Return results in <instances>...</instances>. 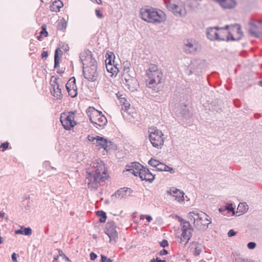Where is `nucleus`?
I'll list each match as a JSON object with an SVG mask.
<instances>
[{
  "label": "nucleus",
  "instance_id": "obj_1",
  "mask_svg": "<svg viewBox=\"0 0 262 262\" xmlns=\"http://www.w3.org/2000/svg\"><path fill=\"white\" fill-rule=\"evenodd\" d=\"M102 161H95L91 164V169L87 171L85 182L88 188L96 190L100 185V183L107 179L108 175Z\"/></svg>",
  "mask_w": 262,
  "mask_h": 262
},
{
  "label": "nucleus",
  "instance_id": "obj_2",
  "mask_svg": "<svg viewBox=\"0 0 262 262\" xmlns=\"http://www.w3.org/2000/svg\"><path fill=\"white\" fill-rule=\"evenodd\" d=\"M140 14L144 20L151 23H161L166 20L165 13L153 8H142Z\"/></svg>",
  "mask_w": 262,
  "mask_h": 262
},
{
  "label": "nucleus",
  "instance_id": "obj_3",
  "mask_svg": "<svg viewBox=\"0 0 262 262\" xmlns=\"http://www.w3.org/2000/svg\"><path fill=\"white\" fill-rule=\"evenodd\" d=\"M163 74L161 69L155 64L151 63L146 71V83L149 87L155 86L161 83Z\"/></svg>",
  "mask_w": 262,
  "mask_h": 262
},
{
  "label": "nucleus",
  "instance_id": "obj_4",
  "mask_svg": "<svg viewBox=\"0 0 262 262\" xmlns=\"http://www.w3.org/2000/svg\"><path fill=\"white\" fill-rule=\"evenodd\" d=\"M187 217L190 221L193 222L196 228L200 229H206L211 223L208 215L203 212L200 213L190 212L188 214Z\"/></svg>",
  "mask_w": 262,
  "mask_h": 262
},
{
  "label": "nucleus",
  "instance_id": "obj_5",
  "mask_svg": "<svg viewBox=\"0 0 262 262\" xmlns=\"http://www.w3.org/2000/svg\"><path fill=\"white\" fill-rule=\"evenodd\" d=\"M132 174L135 177H139L142 181L151 182L155 179V176L148 169L138 162H132Z\"/></svg>",
  "mask_w": 262,
  "mask_h": 262
},
{
  "label": "nucleus",
  "instance_id": "obj_6",
  "mask_svg": "<svg viewBox=\"0 0 262 262\" xmlns=\"http://www.w3.org/2000/svg\"><path fill=\"white\" fill-rule=\"evenodd\" d=\"M89 119L94 125L98 128V126L103 127L106 124L107 121L106 117L102 114L101 112H99L94 108L90 107L86 111Z\"/></svg>",
  "mask_w": 262,
  "mask_h": 262
},
{
  "label": "nucleus",
  "instance_id": "obj_7",
  "mask_svg": "<svg viewBox=\"0 0 262 262\" xmlns=\"http://www.w3.org/2000/svg\"><path fill=\"white\" fill-rule=\"evenodd\" d=\"M148 132L149 140L152 146L157 148H161L165 141L162 132L156 127L149 128Z\"/></svg>",
  "mask_w": 262,
  "mask_h": 262
},
{
  "label": "nucleus",
  "instance_id": "obj_8",
  "mask_svg": "<svg viewBox=\"0 0 262 262\" xmlns=\"http://www.w3.org/2000/svg\"><path fill=\"white\" fill-rule=\"evenodd\" d=\"M165 3L168 9L175 15L182 16L186 14L184 3L181 0H165Z\"/></svg>",
  "mask_w": 262,
  "mask_h": 262
},
{
  "label": "nucleus",
  "instance_id": "obj_9",
  "mask_svg": "<svg viewBox=\"0 0 262 262\" xmlns=\"http://www.w3.org/2000/svg\"><path fill=\"white\" fill-rule=\"evenodd\" d=\"M75 113L69 112L63 113L60 115V120L63 128L68 130H71L77 123L74 120Z\"/></svg>",
  "mask_w": 262,
  "mask_h": 262
},
{
  "label": "nucleus",
  "instance_id": "obj_10",
  "mask_svg": "<svg viewBox=\"0 0 262 262\" xmlns=\"http://www.w3.org/2000/svg\"><path fill=\"white\" fill-rule=\"evenodd\" d=\"M83 74L85 79L90 81L97 80L98 77L97 63L83 67Z\"/></svg>",
  "mask_w": 262,
  "mask_h": 262
},
{
  "label": "nucleus",
  "instance_id": "obj_11",
  "mask_svg": "<svg viewBox=\"0 0 262 262\" xmlns=\"http://www.w3.org/2000/svg\"><path fill=\"white\" fill-rule=\"evenodd\" d=\"M227 27L229 40H238L242 37L243 32L239 25L236 24Z\"/></svg>",
  "mask_w": 262,
  "mask_h": 262
},
{
  "label": "nucleus",
  "instance_id": "obj_12",
  "mask_svg": "<svg viewBox=\"0 0 262 262\" xmlns=\"http://www.w3.org/2000/svg\"><path fill=\"white\" fill-rule=\"evenodd\" d=\"M182 231V232L180 237L179 243L186 245L188 243L191 236L192 229L190 227L188 223L185 222L183 224Z\"/></svg>",
  "mask_w": 262,
  "mask_h": 262
},
{
  "label": "nucleus",
  "instance_id": "obj_13",
  "mask_svg": "<svg viewBox=\"0 0 262 262\" xmlns=\"http://www.w3.org/2000/svg\"><path fill=\"white\" fill-rule=\"evenodd\" d=\"M80 59L83 67H86L97 63L96 60L93 57L92 53L89 50H84L80 54Z\"/></svg>",
  "mask_w": 262,
  "mask_h": 262
},
{
  "label": "nucleus",
  "instance_id": "obj_14",
  "mask_svg": "<svg viewBox=\"0 0 262 262\" xmlns=\"http://www.w3.org/2000/svg\"><path fill=\"white\" fill-rule=\"evenodd\" d=\"M120 103L122 106V115L123 118L128 121H130V112L128 111L130 109V103L127 101L125 97H122V95L118 97Z\"/></svg>",
  "mask_w": 262,
  "mask_h": 262
},
{
  "label": "nucleus",
  "instance_id": "obj_15",
  "mask_svg": "<svg viewBox=\"0 0 262 262\" xmlns=\"http://www.w3.org/2000/svg\"><path fill=\"white\" fill-rule=\"evenodd\" d=\"M249 32L256 37L262 36V22L253 20L249 23Z\"/></svg>",
  "mask_w": 262,
  "mask_h": 262
},
{
  "label": "nucleus",
  "instance_id": "obj_16",
  "mask_svg": "<svg viewBox=\"0 0 262 262\" xmlns=\"http://www.w3.org/2000/svg\"><path fill=\"white\" fill-rule=\"evenodd\" d=\"M98 138L96 142H95V144L96 146H100L106 151L116 148L115 145L111 141L100 136L98 137Z\"/></svg>",
  "mask_w": 262,
  "mask_h": 262
},
{
  "label": "nucleus",
  "instance_id": "obj_17",
  "mask_svg": "<svg viewBox=\"0 0 262 262\" xmlns=\"http://www.w3.org/2000/svg\"><path fill=\"white\" fill-rule=\"evenodd\" d=\"M116 228V225L113 221L108 222L106 224L105 232L110 237V241H116L118 237V233Z\"/></svg>",
  "mask_w": 262,
  "mask_h": 262
},
{
  "label": "nucleus",
  "instance_id": "obj_18",
  "mask_svg": "<svg viewBox=\"0 0 262 262\" xmlns=\"http://www.w3.org/2000/svg\"><path fill=\"white\" fill-rule=\"evenodd\" d=\"M66 89L69 95L72 98H74L77 95V88L76 85L75 77H71L66 85Z\"/></svg>",
  "mask_w": 262,
  "mask_h": 262
},
{
  "label": "nucleus",
  "instance_id": "obj_19",
  "mask_svg": "<svg viewBox=\"0 0 262 262\" xmlns=\"http://www.w3.org/2000/svg\"><path fill=\"white\" fill-rule=\"evenodd\" d=\"M121 80L122 83L126 88L130 90L131 84V75L130 68L129 67L124 66Z\"/></svg>",
  "mask_w": 262,
  "mask_h": 262
},
{
  "label": "nucleus",
  "instance_id": "obj_20",
  "mask_svg": "<svg viewBox=\"0 0 262 262\" xmlns=\"http://www.w3.org/2000/svg\"><path fill=\"white\" fill-rule=\"evenodd\" d=\"M167 193L172 196L174 199L178 202H182L184 200V193L183 191H181L179 189L176 188H171L168 191Z\"/></svg>",
  "mask_w": 262,
  "mask_h": 262
},
{
  "label": "nucleus",
  "instance_id": "obj_21",
  "mask_svg": "<svg viewBox=\"0 0 262 262\" xmlns=\"http://www.w3.org/2000/svg\"><path fill=\"white\" fill-rule=\"evenodd\" d=\"M59 78H55V84H52L53 86L51 90V94L57 99H61L62 98V94L61 93V89L60 88L59 85L57 82Z\"/></svg>",
  "mask_w": 262,
  "mask_h": 262
},
{
  "label": "nucleus",
  "instance_id": "obj_22",
  "mask_svg": "<svg viewBox=\"0 0 262 262\" xmlns=\"http://www.w3.org/2000/svg\"><path fill=\"white\" fill-rule=\"evenodd\" d=\"M228 27L225 28H217V40L228 41L229 39Z\"/></svg>",
  "mask_w": 262,
  "mask_h": 262
},
{
  "label": "nucleus",
  "instance_id": "obj_23",
  "mask_svg": "<svg viewBox=\"0 0 262 262\" xmlns=\"http://www.w3.org/2000/svg\"><path fill=\"white\" fill-rule=\"evenodd\" d=\"M130 193V188L128 187H123L116 191L113 195H115L117 198H124L126 196H129Z\"/></svg>",
  "mask_w": 262,
  "mask_h": 262
},
{
  "label": "nucleus",
  "instance_id": "obj_24",
  "mask_svg": "<svg viewBox=\"0 0 262 262\" xmlns=\"http://www.w3.org/2000/svg\"><path fill=\"white\" fill-rule=\"evenodd\" d=\"M207 37L211 40H217V28H210L207 29Z\"/></svg>",
  "mask_w": 262,
  "mask_h": 262
},
{
  "label": "nucleus",
  "instance_id": "obj_25",
  "mask_svg": "<svg viewBox=\"0 0 262 262\" xmlns=\"http://www.w3.org/2000/svg\"><path fill=\"white\" fill-rule=\"evenodd\" d=\"M63 6L62 3L60 0L55 1L50 6V10L52 11L58 12Z\"/></svg>",
  "mask_w": 262,
  "mask_h": 262
},
{
  "label": "nucleus",
  "instance_id": "obj_26",
  "mask_svg": "<svg viewBox=\"0 0 262 262\" xmlns=\"http://www.w3.org/2000/svg\"><path fill=\"white\" fill-rule=\"evenodd\" d=\"M156 168L158 170H160V171H169L170 173L174 172V170L171 167H170L168 166H167L165 164H164L160 162L159 163V164Z\"/></svg>",
  "mask_w": 262,
  "mask_h": 262
},
{
  "label": "nucleus",
  "instance_id": "obj_27",
  "mask_svg": "<svg viewBox=\"0 0 262 262\" xmlns=\"http://www.w3.org/2000/svg\"><path fill=\"white\" fill-rule=\"evenodd\" d=\"M237 211L240 213H244L248 210V206L246 203H241L238 205Z\"/></svg>",
  "mask_w": 262,
  "mask_h": 262
},
{
  "label": "nucleus",
  "instance_id": "obj_28",
  "mask_svg": "<svg viewBox=\"0 0 262 262\" xmlns=\"http://www.w3.org/2000/svg\"><path fill=\"white\" fill-rule=\"evenodd\" d=\"M96 215L100 217L99 221L101 223H104L106 221V213L103 211H97L96 212Z\"/></svg>",
  "mask_w": 262,
  "mask_h": 262
},
{
  "label": "nucleus",
  "instance_id": "obj_29",
  "mask_svg": "<svg viewBox=\"0 0 262 262\" xmlns=\"http://www.w3.org/2000/svg\"><path fill=\"white\" fill-rule=\"evenodd\" d=\"M58 52H61V50L59 48H57L55 52L54 55V68H57L59 66V62L58 59Z\"/></svg>",
  "mask_w": 262,
  "mask_h": 262
},
{
  "label": "nucleus",
  "instance_id": "obj_30",
  "mask_svg": "<svg viewBox=\"0 0 262 262\" xmlns=\"http://www.w3.org/2000/svg\"><path fill=\"white\" fill-rule=\"evenodd\" d=\"M108 57H106V59L105 60V65L107 64H113L114 63V58L115 56L113 53H111V54H107Z\"/></svg>",
  "mask_w": 262,
  "mask_h": 262
},
{
  "label": "nucleus",
  "instance_id": "obj_31",
  "mask_svg": "<svg viewBox=\"0 0 262 262\" xmlns=\"http://www.w3.org/2000/svg\"><path fill=\"white\" fill-rule=\"evenodd\" d=\"M32 231L31 228L30 227H24L23 229V235L26 236H30L32 234Z\"/></svg>",
  "mask_w": 262,
  "mask_h": 262
},
{
  "label": "nucleus",
  "instance_id": "obj_32",
  "mask_svg": "<svg viewBox=\"0 0 262 262\" xmlns=\"http://www.w3.org/2000/svg\"><path fill=\"white\" fill-rule=\"evenodd\" d=\"M160 163V161L156 160V159H151L149 161H148V164L154 167H155V168H157V167L158 166L159 163Z\"/></svg>",
  "mask_w": 262,
  "mask_h": 262
},
{
  "label": "nucleus",
  "instance_id": "obj_33",
  "mask_svg": "<svg viewBox=\"0 0 262 262\" xmlns=\"http://www.w3.org/2000/svg\"><path fill=\"white\" fill-rule=\"evenodd\" d=\"M67 27V22L65 21L64 19L62 20L59 24V27L60 30H63L66 28Z\"/></svg>",
  "mask_w": 262,
  "mask_h": 262
},
{
  "label": "nucleus",
  "instance_id": "obj_34",
  "mask_svg": "<svg viewBox=\"0 0 262 262\" xmlns=\"http://www.w3.org/2000/svg\"><path fill=\"white\" fill-rule=\"evenodd\" d=\"M99 137L98 136H96V137L91 136L90 135L88 136V138L90 142L93 143V144H95V142H96V140Z\"/></svg>",
  "mask_w": 262,
  "mask_h": 262
},
{
  "label": "nucleus",
  "instance_id": "obj_35",
  "mask_svg": "<svg viewBox=\"0 0 262 262\" xmlns=\"http://www.w3.org/2000/svg\"><path fill=\"white\" fill-rule=\"evenodd\" d=\"M118 71V69L116 67L114 66L111 69H109V71H108L109 73H112L113 75L114 74H117Z\"/></svg>",
  "mask_w": 262,
  "mask_h": 262
},
{
  "label": "nucleus",
  "instance_id": "obj_36",
  "mask_svg": "<svg viewBox=\"0 0 262 262\" xmlns=\"http://www.w3.org/2000/svg\"><path fill=\"white\" fill-rule=\"evenodd\" d=\"M101 262H112V260L110 258H107L106 256L101 255Z\"/></svg>",
  "mask_w": 262,
  "mask_h": 262
},
{
  "label": "nucleus",
  "instance_id": "obj_37",
  "mask_svg": "<svg viewBox=\"0 0 262 262\" xmlns=\"http://www.w3.org/2000/svg\"><path fill=\"white\" fill-rule=\"evenodd\" d=\"M41 28L42 29V31L40 32V35H44L45 36H47L48 33L46 30V27L45 26H42Z\"/></svg>",
  "mask_w": 262,
  "mask_h": 262
},
{
  "label": "nucleus",
  "instance_id": "obj_38",
  "mask_svg": "<svg viewBox=\"0 0 262 262\" xmlns=\"http://www.w3.org/2000/svg\"><path fill=\"white\" fill-rule=\"evenodd\" d=\"M95 12H96V15L97 17H98L99 18H102L103 17V15L101 12V11L100 10L96 9L95 11Z\"/></svg>",
  "mask_w": 262,
  "mask_h": 262
},
{
  "label": "nucleus",
  "instance_id": "obj_39",
  "mask_svg": "<svg viewBox=\"0 0 262 262\" xmlns=\"http://www.w3.org/2000/svg\"><path fill=\"white\" fill-rule=\"evenodd\" d=\"M247 246L249 249H253L256 247V244L254 242H250L248 244Z\"/></svg>",
  "mask_w": 262,
  "mask_h": 262
},
{
  "label": "nucleus",
  "instance_id": "obj_40",
  "mask_svg": "<svg viewBox=\"0 0 262 262\" xmlns=\"http://www.w3.org/2000/svg\"><path fill=\"white\" fill-rule=\"evenodd\" d=\"M8 142H5V143H2L1 145V147L2 148V151H5L6 150L8 147Z\"/></svg>",
  "mask_w": 262,
  "mask_h": 262
},
{
  "label": "nucleus",
  "instance_id": "obj_41",
  "mask_svg": "<svg viewBox=\"0 0 262 262\" xmlns=\"http://www.w3.org/2000/svg\"><path fill=\"white\" fill-rule=\"evenodd\" d=\"M23 229H24V226H21L20 229L15 230V233L16 234L23 235Z\"/></svg>",
  "mask_w": 262,
  "mask_h": 262
},
{
  "label": "nucleus",
  "instance_id": "obj_42",
  "mask_svg": "<svg viewBox=\"0 0 262 262\" xmlns=\"http://www.w3.org/2000/svg\"><path fill=\"white\" fill-rule=\"evenodd\" d=\"M236 232H235L233 229H230L228 232V236L231 237L236 235Z\"/></svg>",
  "mask_w": 262,
  "mask_h": 262
},
{
  "label": "nucleus",
  "instance_id": "obj_43",
  "mask_svg": "<svg viewBox=\"0 0 262 262\" xmlns=\"http://www.w3.org/2000/svg\"><path fill=\"white\" fill-rule=\"evenodd\" d=\"M160 245L162 247H165L168 246V243L167 240L164 239L162 242L160 243Z\"/></svg>",
  "mask_w": 262,
  "mask_h": 262
},
{
  "label": "nucleus",
  "instance_id": "obj_44",
  "mask_svg": "<svg viewBox=\"0 0 262 262\" xmlns=\"http://www.w3.org/2000/svg\"><path fill=\"white\" fill-rule=\"evenodd\" d=\"M97 257V255L95 253H94L93 252L91 253L90 258L91 260H94L96 259Z\"/></svg>",
  "mask_w": 262,
  "mask_h": 262
},
{
  "label": "nucleus",
  "instance_id": "obj_45",
  "mask_svg": "<svg viewBox=\"0 0 262 262\" xmlns=\"http://www.w3.org/2000/svg\"><path fill=\"white\" fill-rule=\"evenodd\" d=\"M12 260L14 262H17V254L15 253H13L11 256Z\"/></svg>",
  "mask_w": 262,
  "mask_h": 262
},
{
  "label": "nucleus",
  "instance_id": "obj_46",
  "mask_svg": "<svg viewBox=\"0 0 262 262\" xmlns=\"http://www.w3.org/2000/svg\"><path fill=\"white\" fill-rule=\"evenodd\" d=\"M48 56V53L47 51H43L41 53L42 58H46Z\"/></svg>",
  "mask_w": 262,
  "mask_h": 262
},
{
  "label": "nucleus",
  "instance_id": "obj_47",
  "mask_svg": "<svg viewBox=\"0 0 262 262\" xmlns=\"http://www.w3.org/2000/svg\"><path fill=\"white\" fill-rule=\"evenodd\" d=\"M226 209L229 211H233V208L232 207V204L228 205Z\"/></svg>",
  "mask_w": 262,
  "mask_h": 262
},
{
  "label": "nucleus",
  "instance_id": "obj_48",
  "mask_svg": "<svg viewBox=\"0 0 262 262\" xmlns=\"http://www.w3.org/2000/svg\"><path fill=\"white\" fill-rule=\"evenodd\" d=\"M145 218L147 220V222H150L152 219L151 216L149 215H146Z\"/></svg>",
  "mask_w": 262,
  "mask_h": 262
},
{
  "label": "nucleus",
  "instance_id": "obj_49",
  "mask_svg": "<svg viewBox=\"0 0 262 262\" xmlns=\"http://www.w3.org/2000/svg\"><path fill=\"white\" fill-rule=\"evenodd\" d=\"M167 254V251L165 249H163L160 252V255H166Z\"/></svg>",
  "mask_w": 262,
  "mask_h": 262
},
{
  "label": "nucleus",
  "instance_id": "obj_50",
  "mask_svg": "<svg viewBox=\"0 0 262 262\" xmlns=\"http://www.w3.org/2000/svg\"><path fill=\"white\" fill-rule=\"evenodd\" d=\"M58 253L59 255L60 256H65V255L64 254L63 251L60 249L58 250Z\"/></svg>",
  "mask_w": 262,
  "mask_h": 262
},
{
  "label": "nucleus",
  "instance_id": "obj_51",
  "mask_svg": "<svg viewBox=\"0 0 262 262\" xmlns=\"http://www.w3.org/2000/svg\"><path fill=\"white\" fill-rule=\"evenodd\" d=\"M5 213L3 211L0 212V217L2 218H5Z\"/></svg>",
  "mask_w": 262,
  "mask_h": 262
},
{
  "label": "nucleus",
  "instance_id": "obj_52",
  "mask_svg": "<svg viewBox=\"0 0 262 262\" xmlns=\"http://www.w3.org/2000/svg\"><path fill=\"white\" fill-rule=\"evenodd\" d=\"M112 67H113V64H111V65H110V64L107 65V64L106 66V70H107V71H109V69H111Z\"/></svg>",
  "mask_w": 262,
  "mask_h": 262
},
{
  "label": "nucleus",
  "instance_id": "obj_53",
  "mask_svg": "<svg viewBox=\"0 0 262 262\" xmlns=\"http://www.w3.org/2000/svg\"><path fill=\"white\" fill-rule=\"evenodd\" d=\"M130 166L127 165L126 166V171H130L131 170V169L130 168Z\"/></svg>",
  "mask_w": 262,
  "mask_h": 262
},
{
  "label": "nucleus",
  "instance_id": "obj_54",
  "mask_svg": "<svg viewBox=\"0 0 262 262\" xmlns=\"http://www.w3.org/2000/svg\"><path fill=\"white\" fill-rule=\"evenodd\" d=\"M156 260L157 261V262H166L165 260H161L160 259H158V258H156Z\"/></svg>",
  "mask_w": 262,
  "mask_h": 262
},
{
  "label": "nucleus",
  "instance_id": "obj_55",
  "mask_svg": "<svg viewBox=\"0 0 262 262\" xmlns=\"http://www.w3.org/2000/svg\"><path fill=\"white\" fill-rule=\"evenodd\" d=\"M186 46L188 47L189 48L193 47V45L191 43H188V44L186 45Z\"/></svg>",
  "mask_w": 262,
  "mask_h": 262
},
{
  "label": "nucleus",
  "instance_id": "obj_56",
  "mask_svg": "<svg viewBox=\"0 0 262 262\" xmlns=\"http://www.w3.org/2000/svg\"><path fill=\"white\" fill-rule=\"evenodd\" d=\"M58 257V256H57L56 257H54L53 262H57V260Z\"/></svg>",
  "mask_w": 262,
  "mask_h": 262
},
{
  "label": "nucleus",
  "instance_id": "obj_57",
  "mask_svg": "<svg viewBox=\"0 0 262 262\" xmlns=\"http://www.w3.org/2000/svg\"><path fill=\"white\" fill-rule=\"evenodd\" d=\"M3 243V238L1 236H0V244H2Z\"/></svg>",
  "mask_w": 262,
  "mask_h": 262
},
{
  "label": "nucleus",
  "instance_id": "obj_58",
  "mask_svg": "<svg viewBox=\"0 0 262 262\" xmlns=\"http://www.w3.org/2000/svg\"><path fill=\"white\" fill-rule=\"evenodd\" d=\"M151 262H157V261L155 259H152L151 260Z\"/></svg>",
  "mask_w": 262,
  "mask_h": 262
},
{
  "label": "nucleus",
  "instance_id": "obj_59",
  "mask_svg": "<svg viewBox=\"0 0 262 262\" xmlns=\"http://www.w3.org/2000/svg\"><path fill=\"white\" fill-rule=\"evenodd\" d=\"M145 216L143 215H142L141 216H140V219H143L144 218Z\"/></svg>",
  "mask_w": 262,
  "mask_h": 262
},
{
  "label": "nucleus",
  "instance_id": "obj_60",
  "mask_svg": "<svg viewBox=\"0 0 262 262\" xmlns=\"http://www.w3.org/2000/svg\"><path fill=\"white\" fill-rule=\"evenodd\" d=\"M66 260H69V258L65 255V256H63Z\"/></svg>",
  "mask_w": 262,
  "mask_h": 262
},
{
  "label": "nucleus",
  "instance_id": "obj_61",
  "mask_svg": "<svg viewBox=\"0 0 262 262\" xmlns=\"http://www.w3.org/2000/svg\"><path fill=\"white\" fill-rule=\"evenodd\" d=\"M51 168L52 169L56 170V169H55V168L52 167H51Z\"/></svg>",
  "mask_w": 262,
  "mask_h": 262
},
{
  "label": "nucleus",
  "instance_id": "obj_62",
  "mask_svg": "<svg viewBox=\"0 0 262 262\" xmlns=\"http://www.w3.org/2000/svg\"><path fill=\"white\" fill-rule=\"evenodd\" d=\"M260 85L262 86V81L260 82Z\"/></svg>",
  "mask_w": 262,
  "mask_h": 262
}]
</instances>
